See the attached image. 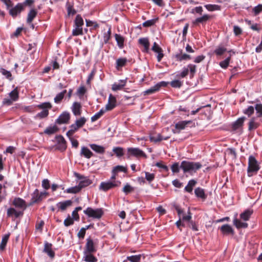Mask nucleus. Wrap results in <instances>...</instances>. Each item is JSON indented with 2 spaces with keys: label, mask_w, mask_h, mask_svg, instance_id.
<instances>
[{
  "label": "nucleus",
  "mask_w": 262,
  "mask_h": 262,
  "mask_svg": "<svg viewBox=\"0 0 262 262\" xmlns=\"http://www.w3.org/2000/svg\"><path fill=\"white\" fill-rule=\"evenodd\" d=\"M202 164L199 162H194L188 161H183L181 164L179 163H174L171 166V169L173 173H178L180 169H182L184 173L192 174L202 167Z\"/></svg>",
  "instance_id": "obj_1"
},
{
  "label": "nucleus",
  "mask_w": 262,
  "mask_h": 262,
  "mask_svg": "<svg viewBox=\"0 0 262 262\" xmlns=\"http://www.w3.org/2000/svg\"><path fill=\"white\" fill-rule=\"evenodd\" d=\"M259 169L257 161L253 156H250L248 159V176L252 177L254 173H256Z\"/></svg>",
  "instance_id": "obj_2"
},
{
  "label": "nucleus",
  "mask_w": 262,
  "mask_h": 262,
  "mask_svg": "<svg viewBox=\"0 0 262 262\" xmlns=\"http://www.w3.org/2000/svg\"><path fill=\"white\" fill-rule=\"evenodd\" d=\"M39 108L42 109L43 110L37 114L35 116V119H41L47 117L49 115V109L52 108V105L50 102H44L42 103L37 105Z\"/></svg>",
  "instance_id": "obj_3"
},
{
  "label": "nucleus",
  "mask_w": 262,
  "mask_h": 262,
  "mask_svg": "<svg viewBox=\"0 0 262 262\" xmlns=\"http://www.w3.org/2000/svg\"><path fill=\"white\" fill-rule=\"evenodd\" d=\"M75 29L72 31L73 36H78L83 34L82 27L84 25L83 18L80 15H77L75 19Z\"/></svg>",
  "instance_id": "obj_4"
},
{
  "label": "nucleus",
  "mask_w": 262,
  "mask_h": 262,
  "mask_svg": "<svg viewBox=\"0 0 262 262\" xmlns=\"http://www.w3.org/2000/svg\"><path fill=\"white\" fill-rule=\"evenodd\" d=\"M83 213L89 217L100 219L103 214V211L102 208L93 209L91 207H88L83 211Z\"/></svg>",
  "instance_id": "obj_5"
},
{
  "label": "nucleus",
  "mask_w": 262,
  "mask_h": 262,
  "mask_svg": "<svg viewBox=\"0 0 262 262\" xmlns=\"http://www.w3.org/2000/svg\"><path fill=\"white\" fill-rule=\"evenodd\" d=\"M121 183L120 181H107L106 182H102L99 185V189L104 191H106L111 189L119 187Z\"/></svg>",
  "instance_id": "obj_6"
},
{
  "label": "nucleus",
  "mask_w": 262,
  "mask_h": 262,
  "mask_svg": "<svg viewBox=\"0 0 262 262\" xmlns=\"http://www.w3.org/2000/svg\"><path fill=\"white\" fill-rule=\"evenodd\" d=\"M167 85V82L165 81H161L157 83L153 86L150 87L149 89L143 92L144 95H150L159 91L161 87H165Z\"/></svg>",
  "instance_id": "obj_7"
},
{
  "label": "nucleus",
  "mask_w": 262,
  "mask_h": 262,
  "mask_svg": "<svg viewBox=\"0 0 262 262\" xmlns=\"http://www.w3.org/2000/svg\"><path fill=\"white\" fill-rule=\"evenodd\" d=\"M127 155L128 158L130 156H134L136 157H146V155L144 152L139 148L129 147L127 148Z\"/></svg>",
  "instance_id": "obj_8"
},
{
  "label": "nucleus",
  "mask_w": 262,
  "mask_h": 262,
  "mask_svg": "<svg viewBox=\"0 0 262 262\" xmlns=\"http://www.w3.org/2000/svg\"><path fill=\"white\" fill-rule=\"evenodd\" d=\"M75 176L79 180H81L78 184L81 189L87 187L92 183V181L86 177H84L77 173H75Z\"/></svg>",
  "instance_id": "obj_9"
},
{
  "label": "nucleus",
  "mask_w": 262,
  "mask_h": 262,
  "mask_svg": "<svg viewBox=\"0 0 262 262\" xmlns=\"http://www.w3.org/2000/svg\"><path fill=\"white\" fill-rule=\"evenodd\" d=\"M116 106V99L112 94H110L107 103L105 105L104 110L108 111L112 110Z\"/></svg>",
  "instance_id": "obj_10"
},
{
  "label": "nucleus",
  "mask_w": 262,
  "mask_h": 262,
  "mask_svg": "<svg viewBox=\"0 0 262 262\" xmlns=\"http://www.w3.org/2000/svg\"><path fill=\"white\" fill-rule=\"evenodd\" d=\"M191 121H181L175 124V130H173V133H179L181 130L184 129L186 126L191 123Z\"/></svg>",
  "instance_id": "obj_11"
},
{
  "label": "nucleus",
  "mask_w": 262,
  "mask_h": 262,
  "mask_svg": "<svg viewBox=\"0 0 262 262\" xmlns=\"http://www.w3.org/2000/svg\"><path fill=\"white\" fill-rule=\"evenodd\" d=\"M96 251V249L95 247L93 241L91 238H87L84 252H88L89 253H92L95 252Z\"/></svg>",
  "instance_id": "obj_12"
},
{
  "label": "nucleus",
  "mask_w": 262,
  "mask_h": 262,
  "mask_svg": "<svg viewBox=\"0 0 262 262\" xmlns=\"http://www.w3.org/2000/svg\"><path fill=\"white\" fill-rule=\"evenodd\" d=\"M12 204L15 207L19 209H21L23 210H25L27 207L25 201L20 198H15L13 201Z\"/></svg>",
  "instance_id": "obj_13"
},
{
  "label": "nucleus",
  "mask_w": 262,
  "mask_h": 262,
  "mask_svg": "<svg viewBox=\"0 0 262 262\" xmlns=\"http://www.w3.org/2000/svg\"><path fill=\"white\" fill-rule=\"evenodd\" d=\"M151 50L154 52L157 53L158 54V55L157 56V60L158 62H160L164 56L162 49L159 46V45L156 42H155L151 48Z\"/></svg>",
  "instance_id": "obj_14"
},
{
  "label": "nucleus",
  "mask_w": 262,
  "mask_h": 262,
  "mask_svg": "<svg viewBox=\"0 0 262 262\" xmlns=\"http://www.w3.org/2000/svg\"><path fill=\"white\" fill-rule=\"evenodd\" d=\"M81 108L82 106L80 103L78 102H74L71 106L72 113L75 116L81 115L82 112Z\"/></svg>",
  "instance_id": "obj_15"
},
{
  "label": "nucleus",
  "mask_w": 262,
  "mask_h": 262,
  "mask_svg": "<svg viewBox=\"0 0 262 262\" xmlns=\"http://www.w3.org/2000/svg\"><path fill=\"white\" fill-rule=\"evenodd\" d=\"M24 9V5L22 4H18L14 8L9 10L10 14L13 17H16L17 15L21 12Z\"/></svg>",
  "instance_id": "obj_16"
},
{
  "label": "nucleus",
  "mask_w": 262,
  "mask_h": 262,
  "mask_svg": "<svg viewBox=\"0 0 262 262\" xmlns=\"http://www.w3.org/2000/svg\"><path fill=\"white\" fill-rule=\"evenodd\" d=\"M246 119L245 117L239 118L232 124V128L234 130H237L242 127L244 122Z\"/></svg>",
  "instance_id": "obj_17"
},
{
  "label": "nucleus",
  "mask_w": 262,
  "mask_h": 262,
  "mask_svg": "<svg viewBox=\"0 0 262 262\" xmlns=\"http://www.w3.org/2000/svg\"><path fill=\"white\" fill-rule=\"evenodd\" d=\"M220 230L224 235H233L234 230L232 227L228 224H225L220 227Z\"/></svg>",
  "instance_id": "obj_18"
},
{
  "label": "nucleus",
  "mask_w": 262,
  "mask_h": 262,
  "mask_svg": "<svg viewBox=\"0 0 262 262\" xmlns=\"http://www.w3.org/2000/svg\"><path fill=\"white\" fill-rule=\"evenodd\" d=\"M138 43L144 47V52L146 53L149 52L150 43L148 38L143 37L139 38Z\"/></svg>",
  "instance_id": "obj_19"
},
{
  "label": "nucleus",
  "mask_w": 262,
  "mask_h": 262,
  "mask_svg": "<svg viewBox=\"0 0 262 262\" xmlns=\"http://www.w3.org/2000/svg\"><path fill=\"white\" fill-rule=\"evenodd\" d=\"M56 140L58 143L57 148L61 150H64L67 148L66 141L62 136L56 137Z\"/></svg>",
  "instance_id": "obj_20"
},
{
  "label": "nucleus",
  "mask_w": 262,
  "mask_h": 262,
  "mask_svg": "<svg viewBox=\"0 0 262 262\" xmlns=\"http://www.w3.org/2000/svg\"><path fill=\"white\" fill-rule=\"evenodd\" d=\"M70 118V114L68 112H64L60 115L56 122L58 124L66 123L69 121Z\"/></svg>",
  "instance_id": "obj_21"
},
{
  "label": "nucleus",
  "mask_w": 262,
  "mask_h": 262,
  "mask_svg": "<svg viewBox=\"0 0 262 262\" xmlns=\"http://www.w3.org/2000/svg\"><path fill=\"white\" fill-rule=\"evenodd\" d=\"M86 121L87 120L84 117H81L79 119H76L75 123L72 124V125L77 130L85 124Z\"/></svg>",
  "instance_id": "obj_22"
},
{
  "label": "nucleus",
  "mask_w": 262,
  "mask_h": 262,
  "mask_svg": "<svg viewBox=\"0 0 262 262\" xmlns=\"http://www.w3.org/2000/svg\"><path fill=\"white\" fill-rule=\"evenodd\" d=\"M43 252L46 253L51 258H53L55 256V253L52 250V244L47 242L45 244Z\"/></svg>",
  "instance_id": "obj_23"
},
{
  "label": "nucleus",
  "mask_w": 262,
  "mask_h": 262,
  "mask_svg": "<svg viewBox=\"0 0 262 262\" xmlns=\"http://www.w3.org/2000/svg\"><path fill=\"white\" fill-rule=\"evenodd\" d=\"M72 201L71 200H67L63 202H60L56 204V206L61 211L65 210L68 207L72 205Z\"/></svg>",
  "instance_id": "obj_24"
},
{
  "label": "nucleus",
  "mask_w": 262,
  "mask_h": 262,
  "mask_svg": "<svg viewBox=\"0 0 262 262\" xmlns=\"http://www.w3.org/2000/svg\"><path fill=\"white\" fill-rule=\"evenodd\" d=\"M126 80H121L119 82H115L112 85V89L114 91L121 90L126 84Z\"/></svg>",
  "instance_id": "obj_25"
},
{
  "label": "nucleus",
  "mask_w": 262,
  "mask_h": 262,
  "mask_svg": "<svg viewBox=\"0 0 262 262\" xmlns=\"http://www.w3.org/2000/svg\"><path fill=\"white\" fill-rule=\"evenodd\" d=\"M211 16L208 14H204L202 17H198L196 18L193 22L194 25H198L200 23L204 24L207 21H208Z\"/></svg>",
  "instance_id": "obj_26"
},
{
  "label": "nucleus",
  "mask_w": 262,
  "mask_h": 262,
  "mask_svg": "<svg viewBox=\"0 0 262 262\" xmlns=\"http://www.w3.org/2000/svg\"><path fill=\"white\" fill-rule=\"evenodd\" d=\"M80 155L87 159H90L93 156V152L88 147L85 146L81 147Z\"/></svg>",
  "instance_id": "obj_27"
},
{
  "label": "nucleus",
  "mask_w": 262,
  "mask_h": 262,
  "mask_svg": "<svg viewBox=\"0 0 262 262\" xmlns=\"http://www.w3.org/2000/svg\"><path fill=\"white\" fill-rule=\"evenodd\" d=\"M195 195L203 200H205L207 198V195L205 193L204 190L200 187H198L194 190Z\"/></svg>",
  "instance_id": "obj_28"
},
{
  "label": "nucleus",
  "mask_w": 262,
  "mask_h": 262,
  "mask_svg": "<svg viewBox=\"0 0 262 262\" xmlns=\"http://www.w3.org/2000/svg\"><path fill=\"white\" fill-rule=\"evenodd\" d=\"M115 40L117 43V45L120 49H123L124 47V37L120 34H115Z\"/></svg>",
  "instance_id": "obj_29"
},
{
  "label": "nucleus",
  "mask_w": 262,
  "mask_h": 262,
  "mask_svg": "<svg viewBox=\"0 0 262 262\" xmlns=\"http://www.w3.org/2000/svg\"><path fill=\"white\" fill-rule=\"evenodd\" d=\"M259 125V123L255 121V118L253 117L248 123V130L251 131L256 129Z\"/></svg>",
  "instance_id": "obj_30"
},
{
  "label": "nucleus",
  "mask_w": 262,
  "mask_h": 262,
  "mask_svg": "<svg viewBox=\"0 0 262 262\" xmlns=\"http://www.w3.org/2000/svg\"><path fill=\"white\" fill-rule=\"evenodd\" d=\"M83 259L86 262H97V259L94 256H93L91 253H89L88 252H84V256Z\"/></svg>",
  "instance_id": "obj_31"
},
{
  "label": "nucleus",
  "mask_w": 262,
  "mask_h": 262,
  "mask_svg": "<svg viewBox=\"0 0 262 262\" xmlns=\"http://www.w3.org/2000/svg\"><path fill=\"white\" fill-rule=\"evenodd\" d=\"M90 147L98 154H103L105 151V148L102 146L98 145L95 144H90Z\"/></svg>",
  "instance_id": "obj_32"
},
{
  "label": "nucleus",
  "mask_w": 262,
  "mask_h": 262,
  "mask_svg": "<svg viewBox=\"0 0 262 262\" xmlns=\"http://www.w3.org/2000/svg\"><path fill=\"white\" fill-rule=\"evenodd\" d=\"M252 213V210L247 209L241 214L240 217L242 220H244L245 221H247L249 220L250 216Z\"/></svg>",
  "instance_id": "obj_33"
},
{
  "label": "nucleus",
  "mask_w": 262,
  "mask_h": 262,
  "mask_svg": "<svg viewBox=\"0 0 262 262\" xmlns=\"http://www.w3.org/2000/svg\"><path fill=\"white\" fill-rule=\"evenodd\" d=\"M196 181L193 179L189 181L187 186L185 187V190L189 193L192 192L193 187L196 185Z\"/></svg>",
  "instance_id": "obj_34"
},
{
  "label": "nucleus",
  "mask_w": 262,
  "mask_h": 262,
  "mask_svg": "<svg viewBox=\"0 0 262 262\" xmlns=\"http://www.w3.org/2000/svg\"><path fill=\"white\" fill-rule=\"evenodd\" d=\"M31 201L33 203H35L41 201V199L39 195V192L37 189H36L32 194Z\"/></svg>",
  "instance_id": "obj_35"
},
{
  "label": "nucleus",
  "mask_w": 262,
  "mask_h": 262,
  "mask_svg": "<svg viewBox=\"0 0 262 262\" xmlns=\"http://www.w3.org/2000/svg\"><path fill=\"white\" fill-rule=\"evenodd\" d=\"M176 58L177 60L179 61H182L183 60H188L191 59L190 55L187 54H177L176 55Z\"/></svg>",
  "instance_id": "obj_36"
},
{
  "label": "nucleus",
  "mask_w": 262,
  "mask_h": 262,
  "mask_svg": "<svg viewBox=\"0 0 262 262\" xmlns=\"http://www.w3.org/2000/svg\"><path fill=\"white\" fill-rule=\"evenodd\" d=\"M10 236V233L5 234L2 238L1 244H0V251L4 250L6 246L7 243Z\"/></svg>",
  "instance_id": "obj_37"
},
{
  "label": "nucleus",
  "mask_w": 262,
  "mask_h": 262,
  "mask_svg": "<svg viewBox=\"0 0 262 262\" xmlns=\"http://www.w3.org/2000/svg\"><path fill=\"white\" fill-rule=\"evenodd\" d=\"M149 139L152 142L157 143L163 140V137L160 134H151L149 136Z\"/></svg>",
  "instance_id": "obj_38"
},
{
  "label": "nucleus",
  "mask_w": 262,
  "mask_h": 262,
  "mask_svg": "<svg viewBox=\"0 0 262 262\" xmlns=\"http://www.w3.org/2000/svg\"><path fill=\"white\" fill-rule=\"evenodd\" d=\"M37 12L35 9H31L28 14L27 23L30 24L33 21V19L36 16Z\"/></svg>",
  "instance_id": "obj_39"
},
{
  "label": "nucleus",
  "mask_w": 262,
  "mask_h": 262,
  "mask_svg": "<svg viewBox=\"0 0 262 262\" xmlns=\"http://www.w3.org/2000/svg\"><path fill=\"white\" fill-rule=\"evenodd\" d=\"M233 224L237 228H246L248 227V224L244 223L235 218L233 220Z\"/></svg>",
  "instance_id": "obj_40"
},
{
  "label": "nucleus",
  "mask_w": 262,
  "mask_h": 262,
  "mask_svg": "<svg viewBox=\"0 0 262 262\" xmlns=\"http://www.w3.org/2000/svg\"><path fill=\"white\" fill-rule=\"evenodd\" d=\"M67 93V90H63L61 92L58 93L56 95L54 99V102L58 104L60 103L62 99L63 98L64 95Z\"/></svg>",
  "instance_id": "obj_41"
},
{
  "label": "nucleus",
  "mask_w": 262,
  "mask_h": 262,
  "mask_svg": "<svg viewBox=\"0 0 262 262\" xmlns=\"http://www.w3.org/2000/svg\"><path fill=\"white\" fill-rule=\"evenodd\" d=\"M209 11H219L221 10V6L217 5L207 4L204 6Z\"/></svg>",
  "instance_id": "obj_42"
},
{
  "label": "nucleus",
  "mask_w": 262,
  "mask_h": 262,
  "mask_svg": "<svg viewBox=\"0 0 262 262\" xmlns=\"http://www.w3.org/2000/svg\"><path fill=\"white\" fill-rule=\"evenodd\" d=\"M105 110L101 108L98 113H96L94 116L91 117L92 122H94L99 119L105 112Z\"/></svg>",
  "instance_id": "obj_43"
},
{
  "label": "nucleus",
  "mask_w": 262,
  "mask_h": 262,
  "mask_svg": "<svg viewBox=\"0 0 262 262\" xmlns=\"http://www.w3.org/2000/svg\"><path fill=\"white\" fill-rule=\"evenodd\" d=\"M112 170H114V172L117 173L119 172H123L124 173H126L127 171V167L122 165H117L115 166Z\"/></svg>",
  "instance_id": "obj_44"
},
{
  "label": "nucleus",
  "mask_w": 262,
  "mask_h": 262,
  "mask_svg": "<svg viewBox=\"0 0 262 262\" xmlns=\"http://www.w3.org/2000/svg\"><path fill=\"white\" fill-rule=\"evenodd\" d=\"M57 130V127L55 125L49 126L45 130L44 133L47 135H52L56 133Z\"/></svg>",
  "instance_id": "obj_45"
},
{
  "label": "nucleus",
  "mask_w": 262,
  "mask_h": 262,
  "mask_svg": "<svg viewBox=\"0 0 262 262\" xmlns=\"http://www.w3.org/2000/svg\"><path fill=\"white\" fill-rule=\"evenodd\" d=\"M127 62V59L125 58H120L116 60V68L119 69L124 66Z\"/></svg>",
  "instance_id": "obj_46"
},
{
  "label": "nucleus",
  "mask_w": 262,
  "mask_h": 262,
  "mask_svg": "<svg viewBox=\"0 0 262 262\" xmlns=\"http://www.w3.org/2000/svg\"><path fill=\"white\" fill-rule=\"evenodd\" d=\"M227 51V49L223 46H219L214 50V53L217 56L222 55L225 52Z\"/></svg>",
  "instance_id": "obj_47"
},
{
  "label": "nucleus",
  "mask_w": 262,
  "mask_h": 262,
  "mask_svg": "<svg viewBox=\"0 0 262 262\" xmlns=\"http://www.w3.org/2000/svg\"><path fill=\"white\" fill-rule=\"evenodd\" d=\"M141 255L140 254L132 255L127 257V260L130 262H140L141 260Z\"/></svg>",
  "instance_id": "obj_48"
},
{
  "label": "nucleus",
  "mask_w": 262,
  "mask_h": 262,
  "mask_svg": "<svg viewBox=\"0 0 262 262\" xmlns=\"http://www.w3.org/2000/svg\"><path fill=\"white\" fill-rule=\"evenodd\" d=\"M9 96L12 101H16L18 98V92L17 88L14 89L9 93Z\"/></svg>",
  "instance_id": "obj_49"
},
{
  "label": "nucleus",
  "mask_w": 262,
  "mask_h": 262,
  "mask_svg": "<svg viewBox=\"0 0 262 262\" xmlns=\"http://www.w3.org/2000/svg\"><path fill=\"white\" fill-rule=\"evenodd\" d=\"M79 185L69 188L67 189V192L69 193H76L81 190Z\"/></svg>",
  "instance_id": "obj_50"
},
{
  "label": "nucleus",
  "mask_w": 262,
  "mask_h": 262,
  "mask_svg": "<svg viewBox=\"0 0 262 262\" xmlns=\"http://www.w3.org/2000/svg\"><path fill=\"white\" fill-rule=\"evenodd\" d=\"M113 151L118 157H120L124 155L123 149L120 147H114Z\"/></svg>",
  "instance_id": "obj_51"
},
{
  "label": "nucleus",
  "mask_w": 262,
  "mask_h": 262,
  "mask_svg": "<svg viewBox=\"0 0 262 262\" xmlns=\"http://www.w3.org/2000/svg\"><path fill=\"white\" fill-rule=\"evenodd\" d=\"M230 59V56H229L224 60L221 61L219 64L220 67L224 69H227L229 66Z\"/></svg>",
  "instance_id": "obj_52"
},
{
  "label": "nucleus",
  "mask_w": 262,
  "mask_h": 262,
  "mask_svg": "<svg viewBox=\"0 0 262 262\" xmlns=\"http://www.w3.org/2000/svg\"><path fill=\"white\" fill-rule=\"evenodd\" d=\"M157 20L158 18H154L147 20L143 23V26L144 27H149L152 26L156 24Z\"/></svg>",
  "instance_id": "obj_53"
},
{
  "label": "nucleus",
  "mask_w": 262,
  "mask_h": 262,
  "mask_svg": "<svg viewBox=\"0 0 262 262\" xmlns=\"http://www.w3.org/2000/svg\"><path fill=\"white\" fill-rule=\"evenodd\" d=\"M134 190V188L132 187L129 184L127 183L123 188L122 191L125 194L132 192Z\"/></svg>",
  "instance_id": "obj_54"
},
{
  "label": "nucleus",
  "mask_w": 262,
  "mask_h": 262,
  "mask_svg": "<svg viewBox=\"0 0 262 262\" xmlns=\"http://www.w3.org/2000/svg\"><path fill=\"white\" fill-rule=\"evenodd\" d=\"M254 112V108L252 106H249L243 111V113L248 117L251 116Z\"/></svg>",
  "instance_id": "obj_55"
},
{
  "label": "nucleus",
  "mask_w": 262,
  "mask_h": 262,
  "mask_svg": "<svg viewBox=\"0 0 262 262\" xmlns=\"http://www.w3.org/2000/svg\"><path fill=\"white\" fill-rule=\"evenodd\" d=\"M145 179L150 183L155 178V174L152 173H149L148 172H145Z\"/></svg>",
  "instance_id": "obj_56"
},
{
  "label": "nucleus",
  "mask_w": 262,
  "mask_h": 262,
  "mask_svg": "<svg viewBox=\"0 0 262 262\" xmlns=\"http://www.w3.org/2000/svg\"><path fill=\"white\" fill-rule=\"evenodd\" d=\"M0 72L7 78L9 79V80H12V74L10 71H7L5 69L2 68L0 69Z\"/></svg>",
  "instance_id": "obj_57"
},
{
  "label": "nucleus",
  "mask_w": 262,
  "mask_h": 262,
  "mask_svg": "<svg viewBox=\"0 0 262 262\" xmlns=\"http://www.w3.org/2000/svg\"><path fill=\"white\" fill-rule=\"evenodd\" d=\"M262 11V4H259L254 7L252 9V12L255 15H257Z\"/></svg>",
  "instance_id": "obj_58"
},
{
  "label": "nucleus",
  "mask_w": 262,
  "mask_h": 262,
  "mask_svg": "<svg viewBox=\"0 0 262 262\" xmlns=\"http://www.w3.org/2000/svg\"><path fill=\"white\" fill-rule=\"evenodd\" d=\"M188 68L184 67L183 68L182 71L180 73V74H178L177 76L178 77L184 78L188 75Z\"/></svg>",
  "instance_id": "obj_59"
},
{
  "label": "nucleus",
  "mask_w": 262,
  "mask_h": 262,
  "mask_svg": "<svg viewBox=\"0 0 262 262\" xmlns=\"http://www.w3.org/2000/svg\"><path fill=\"white\" fill-rule=\"evenodd\" d=\"M63 224L66 227L69 226L74 224V220L70 217V215H68V217L64 220Z\"/></svg>",
  "instance_id": "obj_60"
},
{
  "label": "nucleus",
  "mask_w": 262,
  "mask_h": 262,
  "mask_svg": "<svg viewBox=\"0 0 262 262\" xmlns=\"http://www.w3.org/2000/svg\"><path fill=\"white\" fill-rule=\"evenodd\" d=\"M187 68H188L190 71L191 76L193 77L196 72V66L192 64H189L187 66Z\"/></svg>",
  "instance_id": "obj_61"
},
{
  "label": "nucleus",
  "mask_w": 262,
  "mask_h": 262,
  "mask_svg": "<svg viewBox=\"0 0 262 262\" xmlns=\"http://www.w3.org/2000/svg\"><path fill=\"white\" fill-rule=\"evenodd\" d=\"M255 110L258 114L257 117H262V104H256L255 106Z\"/></svg>",
  "instance_id": "obj_62"
},
{
  "label": "nucleus",
  "mask_w": 262,
  "mask_h": 262,
  "mask_svg": "<svg viewBox=\"0 0 262 262\" xmlns=\"http://www.w3.org/2000/svg\"><path fill=\"white\" fill-rule=\"evenodd\" d=\"M170 85L173 88H180L182 85V82L179 80H175L171 82Z\"/></svg>",
  "instance_id": "obj_63"
},
{
  "label": "nucleus",
  "mask_w": 262,
  "mask_h": 262,
  "mask_svg": "<svg viewBox=\"0 0 262 262\" xmlns=\"http://www.w3.org/2000/svg\"><path fill=\"white\" fill-rule=\"evenodd\" d=\"M77 131L76 129L74 128L72 125L70 126V129L69 130L67 133V136L70 138L73 136V135Z\"/></svg>",
  "instance_id": "obj_64"
}]
</instances>
